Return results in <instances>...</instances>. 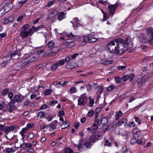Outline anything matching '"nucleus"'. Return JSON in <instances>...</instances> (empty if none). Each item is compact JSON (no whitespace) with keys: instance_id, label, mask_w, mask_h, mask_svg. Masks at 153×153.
Returning <instances> with one entry per match:
<instances>
[{"instance_id":"obj_1","label":"nucleus","mask_w":153,"mask_h":153,"mask_svg":"<svg viewBox=\"0 0 153 153\" xmlns=\"http://www.w3.org/2000/svg\"><path fill=\"white\" fill-rule=\"evenodd\" d=\"M116 43L115 47L114 54H118L120 52L122 53L126 51L128 49V47L125 44V41L121 38H119L114 39Z\"/></svg>"},{"instance_id":"obj_2","label":"nucleus","mask_w":153,"mask_h":153,"mask_svg":"<svg viewBox=\"0 0 153 153\" xmlns=\"http://www.w3.org/2000/svg\"><path fill=\"white\" fill-rule=\"evenodd\" d=\"M78 105L79 106L84 105L87 102L88 97L85 93L82 94L80 97H79Z\"/></svg>"},{"instance_id":"obj_3","label":"nucleus","mask_w":153,"mask_h":153,"mask_svg":"<svg viewBox=\"0 0 153 153\" xmlns=\"http://www.w3.org/2000/svg\"><path fill=\"white\" fill-rule=\"evenodd\" d=\"M147 35L150 38L147 42L150 45L152 44L153 41V29L151 27H147L146 29Z\"/></svg>"},{"instance_id":"obj_4","label":"nucleus","mask_w":153,"mask_h":153,"mask_svg":"<svg viewBox=\"0 0 153 153\" xmlns=\"http://www.w3.org/2000/svg\"><path fill=\"white\" fill-rule=\"evenodd\" d=\"M24 99V97L22 95H16L14 97L13 100H10V103L14 105L16 102H21Z\"/></svg>"},{"instance_id":"obj_5","label":"nucleus","mask_w":153,"mask_h":153,"mask_svg":"<svg viewBox=\"0 0 153 153\" xmlns=\"http://www.w3.org/2000/svg\"><path fill=\"white\" fill-rule=\"evenodd\" d=\"M115 43H116L114 39L110 42L107 45V48L108 51L111 54H114V51L115 50V47H114V45Z\"/></svg>"},{"instance_id":"obj_6","label":"nucleus","mask_w":153,"mask_h":153,"mask_svg":"<svg viewBox=\"0 0 153 153\" xmlns=\"http://www.w3.org/2000/svg\"><path fill=\"white\" fill-rule=\"evenodd\" d=\"M65 59V62L67 63V64L66 65V67L68 69H72L74 68L73 65H71V64L74 62V61H72V59L69 56L67 57Z\"/></svg>"},{"instance_id":"obj_7","label":"nucleus","mask_w":153,"mask_h":153,"mask_svg":"<svg viewBox=\"0 0 153 153\" xmlns=\"http://www.w3.org/2000/svg\"><path fill=\"white\" fill-rule=\"evenodd\" d=\"M12 104L10 103V102L6 105L5 108L3 111L4 112L8 111L10 113L12 112L15 108V107Z\"/></svg>"},{"instance_id":"obj_8","label":"nucleus","mask_w":153,"mask_h":153,"mask_svg":"<svg viewBox=\"0 0 153 153\" xmlns=\"http://www.w3.org/2000/svg\"><path fill=\"white\" fill-rule=\"evenodd\" d=\"M118 7V5L117 4H115L108 6V7L109 9V12L111 15V16H113L114 14L116 9Z\"/></svg>"},{"instance_id":"obj_9","label":"nucleus","mask_w":153,"mask_h":153,"mask_svg":"<svg viewBox=\"0 0 153 153\" xmlns=\"http://www.w3.org/2000/svg\"><path fill=\"white\" fill-rule=\"evenodd\" d=\"M58 15V12L56 10L52 11L50 14L48 18L52 21H54V20L56 18Z\"/></svg>"},{"instance_id":"obj_10","label":"nucleus","mask_w":153,"mask_h":153,"mask_svg":"<svg viewBox=\"0 0 153 153\" xmlns=\"http://www.w3.org/2000/svg\"><path fill=\"white\" fill-rule=\"evenodd\" d=\"M124 43L128 47V48H131L132 47V39L129 37L126 38V41H125Z\"/></svg>"},{"instance_id":"obj_11","label":"nucleus","mask_w":153,"mask_h":153,"mask_svg":"<svg viewBox=\"0 0 153 153\" xmlns=\"http://www.w3.org/2000/svg\"><path fill=\"white\" fill-rule=\"evenodd\" d=\"M23 67H24V65L21 62L16 63L14 64L13 66V69L16 70H20Z\"/></svg>"},{"instance_id":"obj_12","label":"nucleus","mask_w":153,"mask_h":153,"mask_svg":"<svg viewBox=\"0 0 153 153\" xmlns=\"http://www.w3.org/2000/svg\"><path fill=\"white\" fill-rule=\"evenodd\" d=\"M16 128V127L13 126H5L4 132L6 135H8V133L11 131H12Z\"/></svg>"},{"instance_id":"obj_13","label":"nucleus","mask_w":153,"mask_h":153,"mask_svg":"<svg viewBox=\"0 0 153 153\" xmlns=\"http://www.w3.org/2000/svg\"><path fill=\"white\" fill-rule=\"evenodd\" d=\"M38 58V55L36 54H34L30 55L28 57L30 63L35 61L36 59H37Z\"/></svg>"},{"instance_id":"obj_14","label":"nucleus","mask_w":153,"mask_h":153,"mask_svg":"<svg viewBox=\"0 0 153 153\" xmlns=\"http://www.w3.org/2000/svg\"><path fill=\"white\" fill-rule=\"evenodd\" d=\"M153 75V73L152 72L149 74L148 75L146 76L143 77V78L142 79L141 83H143L144 82H147L148 79H149Z\"/></svg>"},{"instance_id":"obj_15","label":"nucleus","mask_w":153,"mask_h":153,"mask_svg":"<svg viewBox=\"0 0 153 153\" xmlns=\"http://www.w3.org/2000/svg\"><path fill=\"white\" fill-rule=\"evenodd\" d=\"M140 38V41L141 42L149 43L147 42L148 41L146 40V36L144 34L141 33Z\"/></svg>"},{"instance_id":"obj_16","label":"nucleus","mask_w":153,"mask_h":153,"mask_svg":"<svg viewBox=\"0 0 153 153\" xmlns=\"http://www.w3.org/2000/svg\"><path fill=\"white\" fill-rule=\"evenodd\" d=\"M20 35L22 38H24L27 37L28 35L27 31L23 30H21Z\"/></svg>"},{"instance_id":"obj_17","label":"nucleus","mask_w":153,"mask_h":153,"mask_svg":"<svg viewBox=\"0 0 153 153\" xmlns=\"http://www.w3.org/2000/svg\"><path fill=\"white\" fill-rule=\"evenodd\" d=\"M40 87H42L43 88H44V86H38L36 87H36H33L32 88H31L30 91L32 93H35L38 91V90L39 88Z\"/></svg>"},{"instance_id":"obj_18","label":"nucleus","mask_w":153,"mask_h":153,"mask_svg":"<svg viewBox=\"0 0 153 153\" xmlns=\"http://www.w3.org/2000/svg\"><path fill=\"white\" fill-rule=\"evenodd\" d=\"M97 87L98 88L97 89V95L99 94L100 95L103 92L104 88L103 87L101 86H98Z\"/></svg>"},{"instance_id":"obj_19","label":"nucleus","mask_w":153,"mask_h":153,"mask_svg":"<svg viewBox=\"0 0 153 153\" xmlns=\"http://www.w3.org/2000/svg\"><path fill=\"white\" fill-rule=\"evenodd\" d=\"M29 59L27 58L23 59L22 61V64L23 65L24 67L30 63Z\"/></svg>"},{"instance_id":"obj_20","label":"nucleus","mask_w":153,"mask_h":153,"mask_svg":"<svg viewBox=\"0 0 153 153\" xmlns=\"http://www.w3.org/2000/svg\"><path fill=\"white\" fill-rule=\"evenodd\" d=\"M108 119L107 117H105L102 119L100 121L102 124L103 125H105L108 123Z\"/></svg>"},{"instance_id":"obj_21","label":"nucleus","mask_w":153,"mask_h":153,"mask_svg":"<svg viewBox=\"0 0 153 153\" xmlns=\"http://www.w3.org/2000/svg\"><path fill=\"white\" fill-rule=\"evenodd\" d=\"M58 19L59 21L62 20L65 16L64 12L62 11L59 13V14H58Z\"/></svg>"},{"instance_id":"obj_22","label":"nucleus","mask_w":153,"mask_h":153,"mask_svg":"<svg viewBox=\"0 0 153 153\" xmlns=\"http://www.w3.org/2000/svg\"><path fill=\"white\" fill-rule=\"evenodd\" d=\"M46 115V113L45 112L43 111H40L38 113L37 117H40V118H42L44 117Z\"/></svg>"},{"instance_id":"obj_23","label":"nucleus","mask_w":153,"mask_h":153,"mask_svg":"<svg viewBox=\"0 0 153 153\" xmlns=\"http://www.w3.org/2000/svg\"><path fill=\"white\" fill-rule=\"evenodd\" d=\"M6 104L4 103V102L1 101L0 102V110H2L3 111L4 108H6Z\"/></svg>"},{"instance_id":"obj_24","label":"nucleus","mask_w":153,"mask_h":153,"mask_svg":"<svg viewBox=\"0 0 153 153\" xmlns=\"http://www.w3.org/2000/svg\"><path fill=\"white\" fill-rule=\"evenodd\" d=\"M123 115V113L121 111H118L117 114H115V119L116 120H118L119 118L121 117Z\"/></svg>"},{"instance_id":"obj_25","label":"nucleus","mask_w":153,"mask_h":153,"mask_svg":"<svg viewBox=\"0 0 153 153\" xmlns=\"http://www.w3.org/2000/svg\"><path fill=\"white\" fill-rule=\"evenodd\" d=\"M130 77V76L129 75H126L124 74L123 76L122 77V79L124 81H126L129 79Z\"/></svg>"},{"instance_id":"obj_26","label":"nucleus","mask_w":153,"mask_h":153,"mask_svg":"<svg viewBox=\"0 0 153 153\" xmlns=\"http://www.w3.org/2000/svg\"><path fill=\"white\" fill-rule=\"evenodd\" d=\"M30 27V25L29 24L25 25L21 27L20 30L26 31L27 29L29 28Z\"/></svg>"},{"instance_id":"obj_27","label":"nucleus","mask_w":153,"mask_h":153,"mask_svg":"<svg viewBox=\"0 0 153 153\" xmlns=\"http://www.w3.org/2000/svg\"><path fill=\"white\" fill-rule=\"evenodd\" d=\"M4 151L7 153H13L14 151L13 150L12 148H7L5 149Z\"/></svg>"},{"instance_id":"obj_28","label":"nucleus","mask_w":153,"mask_h":153,"mask_svg":"<svg viewBox=\"0 0 153 153\" xmlns=\"http://www.w3.org/2000/svg\"><path fill=\"white\" fill-rule=\"evenodd\" d=\"M51 51L52 53L53 54L56 53L59 51L58 48L57 47H53Z\"/></svg>"},{"instance_id":"obj_29","label":"nucleus","mask_w":153,"mask_h":153,"mask_svg":"<svg viewBox=\"0 0 153 153\" xmlns=\"http://www.w3.org/2000/svg\"><path fill=\"white\" fill-rule=\"evenodd\" d=\"M59 66V65L58 64V63H55L52 66L51 68V70L52 71L55 70L58 68V67Z\"/></svg>"},{"instance_id":"obj_30","label":"nucleus","mask_w":153,"mask_h":153,"mask_svg":"<svg viewBox=\"0 0 153 153\" xmlns=\"http://www.w3.org/2000/svg\"><path fill=\"white\" fill-rule=\"evenodd\" d=\"M99 139L97 138V136L96 135H94L93 136L91 139L90 141L92 143H94L95 141H97Z\"/></svg>"},{"instance_id":"obj_31","label":"nucleus","mask_w":153,"mask_h":153,"mask_svg":"<svg viewBox=\"0 0 153 153\" xmlns=\"http://www.w3.org/2000/svg\"><path fill=\"white\" fill-rule=\"evenodd\" d=\"M14 135H13L12 134H8V135H6H6H5V137L8 139L9 140H11L12 139H13L14 137Z\"/></svg>"},{"instance_id":"obj_32","label":"nucleus","mask_w":153,"mask_h":153,"mask_svg":"<svg viewBox=\"0 0 153 153\" xmlns=\"http://www.w3.org/2000/svg\"><path fill=\"white\" fill-rule=\"evenodd\" d=\"M9 89L6 88L2 90L1 92L2 95L3 96H6L8 92Z\"/></svg>"},{"instance_id":"obj_33","label":"nucleus","mask_w":153,"mask_h":153,"mask_svg":"<svg viewBox=\"0 0 153 153\" xmlns=\"http://www.w3.org/2000/svg\"><path fill=\"white\" fill-rule=\"evenodd\" d=\"M97 39L95 38H89L88 39V41L89 42L91 43L97 41Z\"/></svg>"},{"instance_id":"obj_34","label":"nucleus","mask_w":153,"mask_h":153,"mask_svg":"<svg viewBox=\"0 0 153 153\" xmlns=\"http://www.w3.org/2000/svg\"><path fill=\"white\" fill-rule=\"evenodd\" d=\"M48 127L49 126V127L51 128V130H54L56 128V126L55 124H54L53 123H51L50 125L49 126V125H47V126Z\"/></svg>"},{"instance_id":"obj_35","label":"nucleus","mask_w":153,"mask_h":153,"mask_svg":"<svg viewBox=\"0 0 153 153\" xmlns=\"http://www.w3.org/2000/svg\"><path fill=\"white\" fill-rule=\"evenodd\" d=\"M58 103V101L55 100H52L51 102H49L48 104L49 105L53 106Z\"/></svg>"},{"instance_id":"obj_36","label":"nucleus","mask_w":153,"mask_h":153,"mask_svg":"<svg viewBox=\"0 0 153 153\" xmlns=\"http://www.w3.org/2000/svg\"><path fill=\"white\" fill-rule=\"evenodd\" d=\"M65 152V153H74V152L72 149L70 148H68L66 149Z\"/></svg>"},{"instance_id":"obj_37","label":"nucleus","mask_w":153,"mask_h":153,"mask_svg":"<svg viewBox=\"0 0 153 153\" xmlns=\"http://www.w3.org/2000/svg\"><path fill=\"white\" fill-rule=\"evenodd\" d=\"M19 4L20 5H22L25 3L27 0H18Z\"/></svg>"},{"instance_id":"obj_38","label":"nucleus","mask_w":153,"mask_h":153,"mask_svg":"<svg viewBox=\"0 0 153 153\" xmlns=\"http://www.w3.org/2000/svg\"><path fill=\"white\" fill-rule=\"evenodd\" d=\"M85 146L87 148H90L91 146V144L90 142H86L85 143Z\"/></svg>"},{"instance_id":"obj_39","label":"nucleus","mask_w":153,"mask_h":153,"mask_svg":"<svg viewBox=\"0 0 153 153\" xmlns=\"http://www.w3.org/2000/svg\"><path fill=\"white\" fill-rule=\"evenodd\" d=\"M34 32V31H33V29L32 27L29 29L28 31H27V33L29 35L31 36L33 34Z\"/></svg>"},{"instance_id":"obj_40","label":"nucleus","mask_w":153,"mask_h":153,"mask_svg":"<svg viewBox=\"0 0 153 153\" xmlns=\"http://www.w3.org/2000/svg\"><path fill=\"white\" fill-rule=\"evenodd\" d=\"M13 95V93L11 92H10L8 93V97L10 99V100H13L12 98Z\"/></svg>"},{"instance_id":"obj_41","label":"nucleus","mask_w":153,"mask_h":153,"mask_svg":"<svg viewBox=\"0 0 153 153\" xmlns=\"http://www.w3.org/2000/svg\"><path fill=\"white\" fill-rule=\"evenodd\" d=\"M62 125L64 126V128H65L68 127L69 126V124L66 121H64L62 123Z\"/></svg>"},{"instance_id":"obj_42","label":"nucleus","mask_w":153,"mask_h":153,"mask_svg":"<svg viewBox=\"0 0 153 153\" xmlns=\"http://www.w3.org/2000/svg\"><path fill=\"white\" fill-rule=\"evenodd\" d=\"M98 124H97V123L96 122H95L94 123V124H93V127H95V126H96V127L95 128H92V130L93 131H96L97 130V129H98V126H97V125Z\"/></svg>"},{"instance_id":"obj_43","label":"nucleus","mask_w":153,"mask_h":153,"mask_svg":"<svg viewBox=\"0 0 153 153\" xmlns=\"http://www.w3.org/2000/svg\"><path fill=\"white\" fill-rule=\"evenodd\" d=\"M54 44V42L53 41H51L48 42V47H52Z\"/></svg>"},{"instance_id":"obj_44","label":"nucleus","mask_w":153,"mask_h":153,"mask_svg":"<svg viewBox=\"0 0 153 153\" xmlns=\"http://www.w3.org/2000/svg\"><path fill=\"white\" fill-rule=\"evenodd\" d=\"M94 113V110H90L88 113L87 115L89 117H91L93 115Z\"/></svg>"},{"instance_id":"obj_45","label":"nucleus","mask_w":153,"mask_h":153,"mask_svg":"<svg viewBox=\"0 0 153 153\" xmlns=\"http://www.w3.org/2000/svg\"><path fill=\"white\" fill-rule=\"evenodd\" d=\"M76 91L75 87H71L70 90V92L71 93H74L76 92Z\"/></svg>"},{"instance_id":"obj_46","label":"nucleus","mask_w":153,"mask_h":153,"mask_svg":"<svg viewBox=\"0 0 153 153\" xmlns=\"http://www.w3.org/2000/svg\"><path fill=\"white\" fill-rule=\"evenodd\" d=\"M113 61L112 60L105 61H104V62L102 63V64H104L108 65L113 63Z\"/></svg>"},{"instance_id":"obj_47","label":"nucleus","mask_w":153,"mask_h":153,"mask_svg":"<svg viewBox=\"0 0 153 153\" xmlns=\"http://www.w3.org/2000/svg\"><path fill=\"white\" fill-rule=\"evenodd\" d=\"M115 79L116 82L117 83H120L121 80V78L117 76L115 77Z\"/></svg>"},{"instance_id":"obj_48","label":"nucleus","mask_w":153,"mask_h":153,"mask_svg":"<svg viewBox=\"0 0 153 153\" xmlns=\"http://www.w3.org/2000/svg\"><path fill=\"white\" fill-rule=\"evenodd\" d=\"M114 88V85H111L109 86L107 88V90L108 91H111L113 90Z\"/></svg>"},{"instance_id":"obj_49","label":"nucleus","mask_w":153,"mask_h":153,"mask_svg":"<svg viewBox=\"0 0 153 153\" xmlns=\"http://www.w3.org/2000/svg\"><path fill=\"white\" fill-rule=\"evenodd\" d=\"M45 93L46 95L51 94V90L50 89H47L45 91Z\"/></svg>"},{"instance_id":"obj_50","label":"nucleus","mask_w":153,"mask_h":153,"mask_svg":"<svg viewBox=\"0 0 153 153\" xmlns=\"http://www.w3.org/2000/svg\"><path fill=\"white\" fill-rule=\"evenodd\" d=\"M65 60L64 59H62L61 60H59V61L58 63H58V64L59 65V66L60 65H63L65 62Z\"/></svg>"},{"instance_id":"obj_51","label":"nucleus","mask_w":153,"mask_h":153,"mask_svg":"<svg viewBox=\"0 0 153 153\" xmlns=\"http://www.w3.org/2000/svg\"><path fill=\"white\" fill-rule=\"evenodd\" d=\"M94 100H90L89 102V106L92 107L94 103Z\"/></svg>"},{"instance_id":"obj_52","label":"nucleus","mask_w":153,"mask_h":153,"mask_svg":"<svg viewBox=\"0 0 153 153\" xmlns=\"http://www.w3.org/2000/svg\"><path fill=\"white\" fill-rule=\"evenodd\" d=\"M53 117L51 115H48L45 117V118L48 120V121H51L52 120Z\"/></svg>"},{"instance_id":"obj_53","label":"nucleus","mask_w":153,"mask_h":153,"mask_svg":"<svg viewBox=\"0 0 153 153\" xmlns=\"http://www.w3.org/2000/svg\"><path fill=\"white\" fill-rule=\"evenodd\" d=\"M137 141L134 138H132L130 140V142L131 144L132 145L136 143Z\"/></svg>"},{"instance_id":"obj_54","label":"nucleus","mask_w":153,"mask_h":153,"mask_svg":"<svg viewBox=\"0 0 153 153\" xmlns=\"http://www.w3.org/2000/svg\"><path fill=\"white\" fill-rule=\"evenodd\" d=\"M79 55V54L78 53H74L72 55H71L70 56L71 59H72V61H73L75 59V58Z\"/></svg>"},{"instance_id":"obj_55","label":"nucleus","mask_w":153,"mask_h":153,"mask_svg":"<svg viewBox=\"0 0 153 153\" xmlns=\"http://www.w3.org/2000/svg\"><path fill=\"white\" fill-rule=\"evenodd\" d=\"M4 10L3 9H1L0 10V18L4 16Z\"/></svg>"},{"instance_id":"obj_56","label":"nucleus","mask_w":153,"mask_h":153,"mask_svg":"<svg viewBox=\"0 0 153 153\" xmlns=\"http://www.w3.org/2000/svg\"><path fill=\"white\" fill-rule=\"evenodd\" d=\"M126 67V65L119 66L117 67V68L118 70H121L125 68Z\"/></svg>"},{"instance_id":"obj_57","label":"nucleus","mask_w":153,"mask_h":153,"mask_svg":"<svg viewBox=\"0 0 153 153\" xmlns=\"http://www.w3.org/2000/svg\"><path fill=\"white\" fill-rule=\"evenodd\" d=\"M27 137L29 138L30 139H31L34 137V134L33 133L31 132L28 134Z\"/></svg>"},{"instance_id":"obj_58","label":"nucleus","mask_w":153,"mask_h":153,"mask_svg":"<svg viewBox=\"0 0 153 153\" xmlns=\"http://www.w3.org/2000/svg\"><path fill=\"white\" fill-rule=\"evenodd\" d=\"M107 3V2L106 1L100 0L99 1V3L103 5H106Z\"/></svg>"},{"instance_id":"obj_59","label":"nucleus","mask_w":153,"mask_h":153,"mask_svg":"<svg viewBox=\"0 0 153 153\" xmlns=\"http://www.w3.org/2000/svg\"><path fill=\"white\" fill-rule=\"evenodd\" d=\"M134 119H135L136 122L138 123V124H141V123L140 121L139 118L138 117H134Z\"/></svg>"},{"instance_id":"obj_60","label":"nucleus","mask_w":153,"mask_h":153,"mask_svg":"<svg viewBox=\"0 0 153 153\" xmlns=\"http://www.w3.org/2000/svg\"><path fill=\"white\" fill-rule=\"evenodd\" d=\"M8 61H5L4 62L1 63V64L0 66L2 67H4L5 66V65L7 64L8 63Z\"/></svg>"},{"instance_id":"obj_61","label":"nucleus","mask_w":153,"mask_h":153,"mask_svg":"<svg viewBox=\"0 0 153 153\" xmlns=\"http://www.w3.org/2000/svg\"><path fill=\"white\" fill-rule=\"evenodd\" d=\"M53 55V54L52 53V52H51L49 53L46 52L44 55V56H51Z\"/></svg>"},{"instance_id":"obj_62","label":"nucleus","mask_w":153,"mask_h":153,"mask_svg":"<svg viewBox=\"0 0 153 153\" xmlns=\"http://www.w3.org/2000/svg\"><path fill=\"white\" fill-rule=\"evenodd\" d=\"M25 144V147L27 148L31 147L32 146V144L30 143H26Z\"/></svg>"},{"instance_id":"obj_63","label":"nucleus","mask_w":153,"mask_h":153,"mask_svg":"<svg viewBox=\"0 0 153 153\" xmlns=\"http://www.w3.org/2000/svg\"><path fill=\"white\" fill-rule=\"evenodd\" d=\"M129 75L130 76V81L131 82L134 77L135 74H129Z\"/></svg>"},{"instance_id":"obj_64","label":"nucleus","mask_w":153,"mask_h":153,"mask_svg":"<svg viewBox=\"0 0 153 153\" xmlns=\"http://www.w3.org/2000/svg\"><path fill=\"white\" fill-rule=\"evenodd\" d=\"M7 35V33L5 32L0 34V38H3Z\"/></svg>"}]
</instances>
